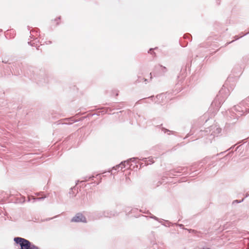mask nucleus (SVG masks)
Wrapping results in <instances>:
<instances>
[{"label": "nucleus", "mask_w": 249, "mask_h": 249, "mask_svg": "<svg viewBox=\"0 0 249 249\" xmlns=\"http://www.w3.org/2000/svg\"><path fill=\"white\" fill-rule=\"evenodd\" d=\"M134 159H135V158H133L130 159V160L132 161V160H134Z\"/></svg>", "instance_id": "obj_3"}, {"label": "nucleus", "mask_w": 249, "mask_h": 249, "mask_svg": "<svg viewBox=\"0 0 249 249\" xmlns=\"http://www.w3.org/2000/svg\"><path fill=\"white\" fill-rule=\"evenodd\" d=\"M162 68H163L164 69H166V68H165V67H163Z\"/></svg>", "instance_id": "obj_5"}, {"label": "nucleus", "mask_w": 249, "mask_h": 249, "mask_svg": "<svg viewBox=\"0 0 249 249\" xmlns=\"http://www.w3.org/2000/svg\"><path fill=\"white\" fill-rule=\"evenodd\" d=\"M73 222H86V218L81 213H78L71 220Z\"/></svg>", "instance_id": "obj_2"}, {"label": "nucleus", "mask_w": 249, "mask_h": 249, "mask_svg": "<svg viewBox=\"0 0 249 249\" xmlns=\"http://www.w3.org/2000/svg\"><path fill=\"white\" fill-rule=\"evenodd\" d=\"M14 241L17 243L19 244L21 247V249H32L33 248H35L36 249H38V247L33 245H31V243L27 240L22 238L21 237H16L14 238Z\"/></svg>", "instance_id": "obj_1"}, {"label": "nucleus", "mask_w": 249, "mask_h": 249, "mask_svg": "<svg viewBox=\"0 0 249 249\" xmlns=\"http://www.w3.org/2000/svg\"><path fill=\"white\" fill-rule=\"evenodd\" d=\"M152 52V49H150V53H152V52Z\"/></svg>", "instance_id": "obj_4"}]
</instances>
